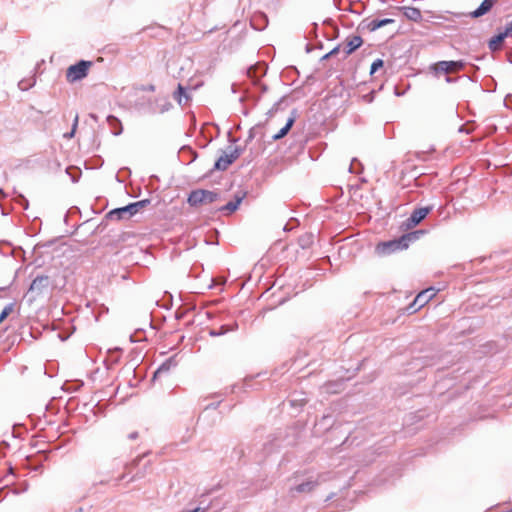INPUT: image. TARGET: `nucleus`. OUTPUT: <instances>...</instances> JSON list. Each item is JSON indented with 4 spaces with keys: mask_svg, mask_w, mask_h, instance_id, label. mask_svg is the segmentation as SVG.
<instances>
[{
    "mask_svg": "<svg viewBox=\"0 0 512 512\" xmlns=\"http://www.w3.org/2000/svg\"><path fill=\"white\" fill-rule=\"evenodd\" d=\"M150 204L149 199H144L138 202L130 203L124 207L116 208L107 214V218L110 220H122L129 219L131 216L138 213L141 209Z\"/></svg>",
    "mask_w": 512,
    "mask_h": 512,
    "instance_id": "obj_1",
    "label": "nucleus"
},
{
    "mask_svg": "<svg viewBox=\"0 0 512 512\" xmlns=\"http://www.w3.org/2000/svg\"><path fill=\"white\" fill-rule=\"evenodd\" d=\"M416 238V233H408L401 236L399 239L384 242L378 245L377 250L382 254H390L392 252L406 249L411 240Z\"/></svg>",
    "mask_w": 512,
    "mask_h": 512,
    "instance_id": "obj_2",
    "label": "nucleus"
},
{
    "mask_svg": "<svg viewBox=\"0 0 512 512\" xmlns=\"http://www.w3.org/2000/svg\"><path fill=\"white\" fill-rule=\"evenodd\" d=\"M219 193L204 189L194 190L189 194L187 202L192 207L211 204L219 199Z\"/></svg>",
    "mask_w": 512,
    "mask_h": 512,
    "instance_id": "obj_3",
    "label": "nucleus"
},
{
    "mask_svg": "<svg viewBox=\"0 0 512 512\" xmlns=\"http://www.w3.org/2000/svg\"><path fill=\"white\" fill-rule=\"evenodd\" d=\"M92 66V62L81 60L78 63L71 65L66 71L67 81L74 83L86 77L88 69Z\"/></svg>",
    "mask_w": 512,
    "mask_h": 512,
    "instance_id": "obj_4",
    "label": "nucleus"
},
{
    "mask_svg": "<svg viewBox=\"0 0 512 512\" xmlns=\"http://www.w3.org/2000/svg\"><path fill=\"white\" fill-rule=\"evenodd\" d=\"M242 153L239 147H229L228 152H224L214 164V169L225 171Z\"/></svg>",
    "mask_w": 512,
    "mask_h": 512,
    "instance_id": "obj_5",
    "label": "nucleus"
},
{
    "mask_svg": "<svg viewBox=\"0 0 512 512\" xmlns=\"http://www.w3.org/2000/svg\"><path fill=\"white\" fill-rule=\"evenodd\" d=\"M466 63L462 60L460 61H439L434 65V70L436 73L442 72L445 74L454 73L462 70L465 67Z\"/></svg>",
    "mask_w": 512,
    "mask_h": 512,
    "instance_id": "obj_6",
    "label": "nucleus"
},
{
    "mask_svg": "<svg viewBox=\"0 0 512 512\" xmlns=\"http://www.w3.org/2000/svg\"><path fill=\"white\" fill-rule=\"evenodd\" d=\"M432 210V206L416 208L407 218L405 224L407 228L418 225Z\"/></svg>",
    "mask_w": 512,
    "mask_h": 512,
    "instance_id": "obj_7",
    "label": "nucleus"
},
{
    "mask_svg": "<svg viewBox=\"0 0 512 512\" xmlns=\"http://www.w3.org/2000/svg\"><path fill=\"white\" fill-rule=\"evenodd\" d=\"M435 295L436 290L433 287L421 291L411 304V308H414V311H416L425 306Z\"/></svg>",
    "mask_w": 512,
    "mask_h": 512,
    "instance_id": "obj_8",
    "label": "nucleus"
},
{
    "mask_svg": "<svg viewBox=\"0 0 512 512\" xmlns=\"http://www.w3.org/2000/svg\"><path fill=\"white\" fill-rule=\"evenodd\" d=\"M50 284L48 276H38L30 284L29 291L36 295L41 294Z\"/></svg>",
    "mask_w": 512,
    "mask_h": 512,
    "instance_id": "obj_9",
    "label": "nucleus"
},
{
    "mask_svg": "<svg viewBox=\"0 0 512 512\" xmlns=\"http://www.w3.org/2000/svg\"><path fill=\"white\" fill-rule=\"evenodd\" d=\"M496 2L497 0H484L476 10L469 13V16L472 18H479L487 14Z\"/></svg>",
    "mask_w": 512,
    "mask_h": 512,
    "instance_id": "obj_10",
    "label": "nucleus"
},
{
    "mask_svg": "<svg viewBox=\"0 0 512 512\" xmlns=\"http://www.w3.org/2000/svg\"><path fill=\"white\" fill-rule=\"evenodd\" d=\"M510 34V32H508V29L506 28L505 31L503 33H499L495 36H493L490 40H489V43H488V47L491 51H497L500 49L503 41L505 40V38Z\"/></svg>",
    "mask_w": 512,
    "mask_h": 512,
    "instance_id": "obj_11",
    "label": "nucleus"
},
{
    "mask_svg": "<svg viewBox=\"0 0 512 512\" xmlns=\"http://www.w3.org/2000/svg\"><path fill=\"white\" fill-rule=\"evenodd\" d=\"M362 38L358 35H353L347 39L345 57L353 53L357 48L362 45Z\"/></svg>",
    "mask_w": 512,
    "mask_h": 512,
    "instance_id": "obj_12",
    "label": "nucleus"
},
{
    "mask_svg": "<svg viewBox=\"0 0 512 512\" xmlns=\"http://www.w3.org/2000/svg\"><path fill=\"white\" fill-rule=\"evenodd\" d=\"M245 197V193L236 194L235 200L228 202L226 205L222 206L219 210L226 213H232L236 211Z\"/></svg>",
    "mask_w": 512,
    "mask_h": 512,
    "instance_id": "obj_13",
    "label": "nucleus"
},
{
    "mask_svg": "<svg viewBox=\"0 0 512 512\" xmlns=\"http://www.w3.org/2000/svg\"><path fill=\"white\" fill-rule=\"evenodd\" d=\"M177 362L174 357L167 359L163 362L159 368L154 373V378L160 377L162 374H165L170 371V369L176 367Z\"/></svg>",
    "mask_w": 512,
    "mask_h": 512,
    "instance_id": "obj_14",
    "label": "nucleus"
},
{
    "mask_svg": "<svg viewBox=\"0 0 512 512\" xmlns=\"http://www.w3.org/2000/svg\"><path fill=\"white\" fill-rule=\"evenodd\" d=\"M319 483L317 481H306L297 485L295 488L291 489V491H296L298 493H305L312 491Z\"/></svg>",
    "mask_w": 512,
    "mask_h": 512,
    "instance_id": "obj_15",
    "label": "nucleus"
},
{
    "mask_svg": "<svg viewBox=\"0 0 512 512\" xmlns=\"http://www.w3.org/2000/svg\"><path fill=\"white\" fill-rule=\"evenodd\" d=\"M403 10L405 17L409 20L417 22L422 18L420 10L415 7H404Z\"/></svg>",
    "mask_w": 512,
    "mask_h": 512,
    "instance_id": "obj_16",
    "label": "nucleus"
},
{
    "mask_svg": "<svg viewBox=\"0 0 512 512\" xmlns=\"http://www.w3.org/2000/svg\"><path fill=\"white\" fill-rule=\"evenodd\" d=\"M394 20L393 19H390V18H385V19H372L369 23H368V28L370 31H375L385 25H388L390 23H393Z\"/></svg>",
    "mask_w": 512,
    "mask_h": 512,
    "instance_id": "obj_17",
    "label": "nucleus"
},
{
    "mask_svg": "<svg viewBox=\"0 0 512 512\" xmlns=\"http://www.w3.org/2000/svg\"><path fill=\"white\" fill-rule=\"evenodd\" d=\"M238 327L237 323H234L233 325H222L219 329H213L210 330L209 334L213 337L222 336L230 331L236 330Z\"/></svg>",
    "mask_w": 512,
    "mask_h": 512,
    "instance_id": "obj_18",
    "label": "nucleus"
},
{
    "mask_svg": "<svg viewBox=\"0 0 512 512\" xmlns=\"http://www.w3.org/2000/svg\"><path fill=\"white\" fill-rule=\"evenodd\" d=\"M174 99L180 104L184 105L189 100V96L186 93L185 88L179 84L177 91L174 93Z\"/></svg>",
    "mask_w": 512,
    "mask_h": 512,
    "instance_id": "obj_19",
    "label": "nucleus"
},
{
    "mask_svg": "<svg viewBox=\"0 0 512 512\" xmlns=\"http://www.w3.org/2000/svg\"><path fill=\"white\" fill-rule=\"evenodd\" d=\"M294 122H295V117H293V116L289 117L285 126L283 128H281L280 131L273 136V139L279 140V139L283 138L284 136H286L287 133L289 132V130L291 129V127L293 126Z\"/></svg>",
    "mask_w": 512,
    "mask_h": 512,
    "instance_id": "obj_20",
    "label": "nucleus"
},
{
    "mask_svg": "<svg viewBox=\"0 0 512 512\" xmlns=\"http://www.w3.org/2000/svg\"><path fill=\"white\" fill-rule=\"evenodd\" d=\"M247 73L251 78H259L266 73V69L264 65L251 66Z\"/></svg>",
    "mask_w": 512,
    "mask_h": 512,
    "instance_id": "obj_21",
    "label": "nucleus"
},
{
    "mask_svg": "<svg viewBox=\"0 0 512 512\" xmlns=\"http://www.w3.org/2000/svg\"><path fill=\"white\" fill-rule=\"evenodd\" d=\"M107 121L109 125L114 129L113 134L118 136L122 133V126L120 121L114 116H108Z\"/></svg>",
    "mask_w": 512,
    "mask_h": 512,
    "instance_id": "obj_22",
    "label": "nucleus"
},
{
    "mask_svg": "<svg viewBox=\"0 0 512 512\" xmlns=\"http://www.w3.org/2000/svg\"><path fill=\"white\" fill-rule=\"evenodd\" d=\"M13 311V304H8L4 307L2 312L0 313V324L8 317V315Z\"/></svg>",
    "mask_w": 512,
    "mask_h": 512,
    "instance_id": "obj_23",
    "label": "nucleus"
},
{
    "mask_svg": "<svg viewBox=\"0 0 512 512\" xmlns=\"http://www.w3.org/2000/svg\"><path fill=\"white\" fill-rule=\"evenodd\" d=\"M78 121H79V116H78V114H76L75 118H74V121H73L72 129H71L70 132L64 134L65 138L70 139V138H72L74 136V134L76 132V129H77V126H78Z\"/></svg>",
    "mask_w": 512,
    "mask_h": 512,
    "instance_id": "obj_24",
    "label": "nucleus"
},
{
    "mask_svg": "<svg viewBox=\"0 0 512 512\" xmlns=\"http://www.w3.org/2000/svg\"><path fill=\"white\" fill-rule=\"evenodd\" d=\"M384 65V62L382 59H376L372 65H371V68H370V73L373 74L375 73L378 69L382 68Z\"/></svg>",
    "mask_w": 512,
    "mask_h": 512,
    "instance_id": "obj_25",
    "label": "nucleus"
},
{
    "mask_svg": "<svg viewBox=\"0 0 512 512\" xmlns=\"http://www.w3.org/2000/svg\"><path fill=\"white\" fill-rule=\"evenodd\" d=\"M33 85H34V82L33 83H28L25 80L20 81L19 84H18V86H19V88L21 90H27V89H29Z\"/></svg>",
    "mask_w": 512,
    "mask_h": 512,
    "instance_id": "obj_26",
    "label": "nucleus"
},
{
    "mask_svg": "<svg viewBox=\"0 0 512 512\" xmlns=\"http://www.w3.org/2000/svg\"><path fill=\"white\" fill-rule=\"evenodd\" d=\"M310 241H311V236H306V237L301 238L300 239L301 246L306 247L307 245H309Z\"/></svg>",
    "mask_w": 512,
    "mask_h": 512,
    "instance_id": "obj_27",
    "label": "nucleus"
},
{
    "mask_svg": "<svg viewBox=\"0 0 512 512\" xmlns=\"http://www.w3.org/2000/svg\"><path fill=\"white\" fill-rule=\"evenodd\" d=\"M208 508H209L208 505L204 506V507L199 506V507H196L193 510H190L189 512H207Z\"/></svg>",
    "mask_w": 512,
    "mask_h": 512,
    "instance_id": "obj_28",
    "label": "nucleus"
},
{
    "mask_svg": "<svg viewBox=\"0 0 512 512\" xmlns=\"http://www.w3.org/2000/svg\"><path fill=\"white\" fill-rule=\"evenodd\" d=\"M208 508H209L208 505L204 506V507L199 506V507H196L193 510H190L189 512H207Z\"/></svg>",
    "mask_w": 512,
    "mask_h": 512,
    "instance_id": "obj_29",
    "label": "nucleus"
},
{
    "mask_svg": "<svg viewBox=\"0 0 512 512\" xmlns=\"http://www.w3.org/2000/svg\"><path fill=\"white\" fill-rule=\"evenodd\" d=\"M20 198H21V203L23 202L24 209H27L28 208V200L22 195H20Z\"/></svg>",
    "mask_w": 512,
    "mask_h": 512,
    "instance_id": "obj_30",
    "label": "nucleus"
},
{
    "mask_svg": "<svg viewBox=\"0 0 512 512\" xmlns=\"http://www.w3.org/2000/svg\"><path fill=\"white\" fill-rule=\"evenodd\" d=\"M340 50V46H336L335 48H333L330 52H329V55L331 56H334L336 55Z\"/></svg>",
    "mask_w": 512,
    "mask_h": 512,
    "instance_id": "obj_31",
    "label": "nucleus"
},
{
    "mask_svg": "<svg viewBox=\"0 0 512 512\" xmlns=\"http://www.w3.org/2000/svg\"><path fill=\"white\" fill-rule=\"evenodd\" d=\"M138 437V432H132L128 435L130 440H135Z\"/></svg>",
    "mask_w": 512,
    "mask_h": 512,
    "instance_id": "obj_32",
    "label": "nucleus"
},
{
    "mask_svg": "<svg viewBox=\"0 0 512 512\" xmlns=\"http://www.w3.org/2000/svg\"><path fill=\"white\" fill-rule=\"evenodd\" d=\"M506 28L508 29V32L512 33V21L507 25Z\"/></svg>",
    "mask_w": 512,
    "mask_h": 512,
    "instance_id": "obj_33",
    "label": "nucleus"
},
{
    "mask_svg": "<svg viewBox=\"0 0 512 512\" xmlns=\"http://www.w3.org/2000/svg\"><path fill=\"white\" fill-rule=\"evenodd\" d=\"M330 57H331V55H329V53H327V54H325V55L322 57V60H326V59H328V58H330Z\"/></svg>",
    "mask_w": 512,
    "mask_h": 512,
    "instance_id": "obj_34",
    "label": "nucleus"
},
{
    "mask_svg": "<svg viewBox=\"0 0 512 512\" xmlns=\"http://www.w3.org/2000/svg\"><path fill=\"white\" fill-rule=\"evenodd\" d=\"M290 402H291L292 405H295L297 400H291Z\"/></svg>",
    "mask_w": 512,
    "mask_h": 512,
    "instance_id": "obj_35",
    "label": "nucleus"
},
{
    "mask_svg": "<svg viewBox=\"0 0 512 512\" xmlns=\"http://www.w3.org/2000/svg\"><path fill=\"white\" fill-rule=\"evenodd\" d=\"M446 81H447V82H451L452 80H451V78H450V77H447V78H446Z\"/></svg>",
    "mask_w": 512,
    "mask_h": 512,
    "instance_id": "obj_36",
    "label": "nucleus"
},
{
    "mask_svg": "<svg viewBox=\"0 0 512 512\" xmlns=\"http://www.w3.org/2000/svg\"><path fill=\"white\" fill-rule=\"evenodd\" d=\"M353 169V163L350 165V172H352Z\"/></svg>",
    "mask_w": 512,
    "mask_h": 512,
    "instance_id": "obj_37",
    "label": "nucleus"
},
{
    "mask_svg": "<svg viewBox=\"0 0 512 512\" xmlns=\"http://www.w3.org/2000/svg\"><path fill=\"white\" fill-rule=\"evenodd\" d=\"M93 119H96V116L94 114L90 115Z\"/></svg>",
    "mask_w": 512,
    "mask_h": 512,
    "instance_id": "obj_38",
    "label": "nucleus"
}]
</instances>
